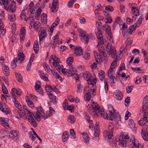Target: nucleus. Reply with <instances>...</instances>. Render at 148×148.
<instances>
[{
    "instance_id": "nucleus-1",
    "label": "nucleus",
    "mask_w": 148,
    "mask_h": 148,
    "mask_svg": "<svg viewBox=\"0 0 148 148\" xmlns=\"http://www.w3.org/2000/svg\"><path fill=\"white\" fill-rule=\"evenodd\" d=\"M78 31L80 36L82 38L85 43L87 44L90 39L93 40L95 38L93 35L92 33L87 34L86 32L81 29H79Z\"/></svg>"
},
{
    "instance_id": "nucleus-2",
    "label": "nucleus",
    "mask_w": 148,
    "mask_h": 148,
    "mask_svg": "<svg viewBox=\"0 0 148 148\" xmlns=\"http://www.w3.org/2000/svg\"><path fill=\"white\" fill-rule=\"evenodd\" d=\"M106 51L107 53L111 57L114 58L116 53V50L114 47H113L112 44L108 43L106 47Z\"/></svg>"
},
{
    "instance_id": "nucleus-3",
    "label": "nucleus",
    "mask_w": 148,
    "mask_h": 148,
    "mask_svg": "<svg viewBox=\"0 0 148 148\" xmlns=\"http://www.w3.org/2000/svg\"><path fill=\"white\" fill-rule=\"evenodd\" d=\"M129 138L128 134L126 135L125 133H122L118 139V140L120 141V142H119V146L124 147L127 146L126 139H128Z\"/></svg>"
},
{
    "instance_id": "nucleus-4",
    "label": "nucleus",
    "mask_w": 148,
    "mask_h": 148,
    "mask_svg": "<svg viewBox=\"0 0 148 148\" xmlns=\"http://www.w3.org/2000/svg\"><path fill=\"white\" fill-rule=\"evenodd\" d=\"M34 114L29 111L26 112L25 116L28 119L29 122L31 125L34 127H37V124L34 118L33 117H34Z\"/></svg>"
},
{
    "instance_id": "nucleus-5",
    "label": "nucleus",
    "mask_w": 148,
    "mask_h": 148,
    "mask_svg": "<svg viewBox=\"0 0 148 148\" xmlns=\"http://www.w3.org/2000/svg\"><path fill=\"white\" fill-rule=\"evenodd\" d=\"M114 124L113 122H110L108 126V131H105L103 134L106 137L108 136V138L111 139L113 136V133L114 132Z\"/></svg>"
},
{
    "instance_id": "nucleus-6",
    "label": "nucleus",
    "mask_w": 148,
    "mask_h": 148,
    "mask_svg": "<svg viewBox=\"0 0 148 148\" xmlns=\"http://www.w3.org/2000/svg\"><path fill=\"white\" fill-rule=\"evenodd\" d=\"M29 111L27 109L26 106L23 105V109L22 107V108H21V109L17 110V114H15V116L16 118L18 119H21V117L25 116L26 112Z\"/></svg>"
},
{
    "instance_id": "nucleus-7",
    "label": "nucleus",
    "mask_w": 148,
    "mask_h": 148,
    "mask_svg": "<svg viewBox=\"0 0 148 148\" xmlns=\"http://www.w3.org/2000/svg\"><path fill=\"white\" fill-rule=\"evenodd\" d=\"M76 69L75 67L72 65L69 66V70L66 71V73H68V75L69 76H74L76 80H78L79 76L76 73Z\"/></svg>"
},
{
    "instance_id": "nucleus-8",
    "label": "nucleus",
    "mask_w": 148,
    "mask_h": 148,
    "mask_svg": "<svg viewBox=\"0 0 148 148\" xmlns=\"http://www.w3.org/2000/svg\"><path fill=\"white\" fill-rule=\"evenodd\" d=\"M130 142H132L131 143L132 146V145L133 146L132 148H143L144 146L142 145L139 146V143L138 140L135 139V136H131L130 138Z\"/></svg>"
},
{
    "instance_id": "nucleus-9",
    "label": "nucleus",
    "mask_w": 148,
    "mask_h": 148,
    "mask_svg": "<svg viewBox=\"0 0 148 148\" xmlns=\"http://www.w3.org/2000/svg\"><path fill=\"white\" fill-rule=\"evenodd\" d=\"M114 98L116 100L121 101L123 97V94L120 90L117 89L115 90L113 93Z\"/></svg>"
},
{
    "instance_id": "nucleus-10",
    "label": "nucleus",
    "mask_w": 148,
    "mask_h": 148,
    "mask_svg": "<svg viewBox=\"0 0 148 148\" xmlns=\"http://www.w3.org/2000/svg\"><path fill=\"white\" fill-rule=\"evenodd\" d=\"M143 116L138 121L139 124L140 125H144L146 123H148V112H145L144 113Z\"/></svg>"
},
{
    "instance_id": "nucleus-11",
    "label": "nucleus",
    "mask_w": 148,
    "mask_h": 148,
    "mask_svg": "<svg viewBox=\"0 0 148 148\" xmlns=\"http://www.w3.org/2000/svg\"><path fill=\"white\" fill-rule=\"evenodd\" d=\"M143 20V18L142 16H141L137 21V23H135L133 25L130 26V34L132 33L136 29V27L139 26L142 23Z\"/></svg>"
},
{
    "instance_id": "nucleus-12",
    "label": "nucleus",
    "mask_w": 148,
    "mask_h": 148,
    "mask_svg": "<svg viewBox=\"0 0 148 148\" xmlns=\"http://www.w3.org/2000/svg\"><path fill=\"white\" fill-rule=\"evenodd\" d=\"M38 36L40 40L44 39L47 36V33L46 31V28L44 27H42L38 32Z\"/></svg>"
},
{
    "instance_id": "nucleus-13",
    "label": "nucleus",
    "mask_w": 148,
    "mask_h": 148,
    "mask_svg": "<svg viewBox=\"0 0 148 148\" xmlns=\"http://www.w3.org/2000/svg\"><path fill=\"white\" fill-rule=\"evenodd\" d=\"M16 5L15 2L14 1H12L10 6L8 5L6 8V9L9 10L11 12H14L16 10Z\"/></svg>"
},
{
    "instance_id": "nucleus-14",
    "label": "nucleus",
    "mask_w": 148,
    "mask_h": 148,
    "mask_svg": "<svg viewBox=\"0 0 148 148\" xmlns=\"http://www.w3.org/2000/svg\"><path fill=\"white\" fill-rule=\"evenodd\" d=\"M58 0H53L52 2V7L51 8V11L53 12H56L58 8Z\"/></svg>"
},
{
    "instance_id": "nucleus-15",
    "label": "nucleus",
    "mask_w": 148,
    "mask_h": 148,
    "mask_svg": "<svg viewBox=\"0 0 148 148\" xmlns=\"http://www.w3.org/2000/svg\"><path fill=\"white\" fill-rule=\"evenodd\" d=\"M143 105L142 110L145 111L147 110L148 107V96L146 95L145 96L143 101Z\"/></svg>"
},
{
    "instance_id": "nucleus-16",
    "label": "nucleus",
    "mask_w": 148,
    "mask_h": 148,
    "mask_svg": "<svg viewBox=\"0 0 148 148\" xmlns=\"http://www.w3.org/2000/svg\"><path fill=\"white\" fill-rule=\"evenodd\" d=\"M10 134L11 136H9L8 138H10V136L11 138L14 140H16L18 138V132L16 130H11L10 132Z\"/></svg>"
},
{
    "instance_id": "nucleus-17",
    "label": "nucleus",
    "mask_w": 148,
    "mask_h": 148,
    "mask_svg": "<svg viewBox=\"0 0 148 148\" xmlns=\"http://www.w3.org/2000/svg\"><path fill=\"white\" fill-rule=\"evenodd\" d=\"M6 32V30L4 28V25L2 20L0 19V34L4 35Z\"/></svg>"
},
{
    "instance_id": "nucleus-18",
    "label": "nucleus",
    "mask_w": 148,
    "mask_h": 148,
    "mask_svg": "<svg viewBox=\"0 0 148 148\" xmlns=\"http://www.w3.org/2000/svg\"><path fill=\"white\" fill-rule=\"evenodd\" d=\"M83 50L80 47H76L75 48L74 53L76 56H80L82 54Z\"/></svg>"
},
{
    "instance_id": "nucleus-19",
    "label": "nucleus",
    "mask_w": 148,
    "mask_h": 148,
    "mask_svg": "<svg viewBox=\"0 0 148 148\" xmlns=\"http://www.w3.org/2000/svg\"><path fill=\"white\" fill-rule=\"evenodd\" d=\"M103 44H101V43H98V45H97L98 51L100 54H104V53H105L104 51L105 49L102 45Z\"/></svg>"
},
{
    "instance_id": "nucleus-20",
    "label": "nucleus",
    "mask_w": 148,
    "mask_h": 148,
    "mask_svg": "<svg viewBox=\"0 0 148 148\" xmlns=\"http://www.w3.org/2000/svg\"><path fill=\"white\" fill-rule=\"evenodd\" d=\"M88 111L90 114L94 116L95 117L98 116L97 112L95 111L91 107H90L88 108Z\"/></svg>"
},
{
    "instance_id": "nucleus-21",
    "label": "nucleus",
    "mask_w": 148,
    "mask_h": 148,
    "mask_svg": "<svg viewBox=\"0 0 148 148\" xmlns=\"http://www.w3.org/2000/svg\"><path fill=\"white\" fill-rule=\"evenodd\" d=\"M115 110L112 109L111 111H109L108 113V116H109V119L111 120H113L114 118L117 117L115 114Z\"/></svg>"
},
{
    "instance_id": "nucleus-22",
    "label": "nucleus",
    "mask_w": 148,
    "mask_h": 148,
    "mask_svg": "<svg viewBox=\"0 0 148 148\" xmlns=\"http://www.w3.org/2000/svg\"><path fill=\"white\" fill-rule=\"evenodd\" d=\"M141 134L143 138L145 140L148 141V134L147 131L144 129L141 130Z\"/></svg>"
},
{
    "instance_id": "nucleus-23",
    "label": "nucleus",
    "mask_w": 148,
    "mask_h": 148,
    "mask_svg": "<svg viewBox=\"0 0 148 148\" xmlns=\"http://www.w3.org/2000/svg\"><path fill=\"white\" fill-rule=\"evenodd\" d=\"M51 91L49 95V98L50 99V102L56 103L57 102V100L56 99V97L54 96L53 94L51 93Z\"/></svg>"
},
{
    "instance_id": "nucleus-24",
    "label": "nucleus",
    "mask_w": 148,
    "mask_h": 148,
    "mask_svg": "<svg viewBox=\"0 0 148 148\" xmlns=\"http://www.w3.org/2000/svg\"><path fill=\"white\" fill-rule=\"evenodd\" d=\"M83 77L87 81H89L91 80L92 76L90 73L87 72V73L84 74Z\"/></svg>"
},
{
    "instance_id": "nucleus-25",
    "label": "nucleus",
    "mask_w": 148,
    "mask_h": 148,
    "mask_svg": "<svg viewBox=\"0 0 148 148\" xmlns=\"http://www.w3.org/2000/svg\"><path fill=\"white\" fill-rule=\"evenodd\" d=\"M3 73L6 76H8L10 70L8 67L5 65H3L2 67Z\"/></svg>"
},
{
    "instance_id": "nucleus-26",
    "label": "nucleus",
    "mask_w": 148,
    "mask_h": 148,
    "mask_svg": "<svg viewBox=\"0 0 148 148\" xmlns=\"http://www.w3.org/2000/svg\"><path fill=\"white\" fill-rule=\"evenodd\" d=\"M83 138L85 143H87L89 141V137L88 134L87 132H83L82 133Z\"/></svg>"
},
{
    "instance_id": "nucleus-27",
    "label": "nucleus",
    "mask_w": 148,
    "mask_h": 148,
    "mask_svg": "<svg viewBox=\"0 0 148 148\" xmlns=\"http://www.w3.org/2000/svg\"><path fill=\"white\" fill-rule=\"evenodd\" d=\"M97 113H98V115L100 114L101 116L103 117L105 119H108V114L106 111L104 110L100 111V110L99 112H97Z\"/></svg>"
},
{
    "instance_id": "nucleus-28",
    "label": "nucleus",
    "mask_w": 148,
    "mask_h": 148,
    "mask_svg": "<svg viewBox=\"0 0 148 148\" xmlns=\"http://www.w3.org/2000/svg\"><path fill=\"white\" fill-rule=\"evenodd\" d=\"M106 32L107 35L108 36L107 38L111 42H112L113 41V38L112 35L111 30L108 31H106Z\"/></svg>"
},
{
    "instance_id": "nucleus-29",
    "label": "nucleus",
    "mask_w": 148,
    "mask_h": 148,
    "mask_svg": "<svg viewBox=\"0 0 148 148\" xmlns=\"http://www.w3.org/2000/svg\"><path fill=\"white\" fill-rule=\"evenodd\" d=\"M18 60L22 61L24 57V54L21 51H19L18 53Z\"/></svg>"
},
{
    "instance_id": "nucleus-30",
    "label": "nucleus",
    "mask_w": 148,
    "mask_h": 148,
    "mask_svg": "<svg viewBox=\"0 0 148 148\" xmlns=\"http://www.w3.org/2000/svg\"><path fill=\"white\" fill-rule=\"evenodd\" d=\"M130 124H131L130 125V128H131L133 131L136 132L137 130V127L135 126L134 121L132 119H130Z\"/></svg>"
},
{
    "instance_id": "nucleus-31",
    "label": "nucleus",
    "mask_w": 148,
    "mask_h": 148,
    "mask_svg": "<svg viewBox=\"0 0 148 148\" xmlns=\"http://www.w3.org/2000/svg\"><path fill=\"white\" fill-rule=\"evenodd\" d=\"M91 107L93 108V109L96 112H99L100 110V107L98 106V104L94 102H92Z\"/></svg>"
},
{
    "instance_id": "nucleus-32",
    "label": "nucleus",
    "mask_w": 148,
    "mask_h": 148,
    "mask_svg": "<svg viewBox=\"0 0 148 148\" xmlns=\"http://www.w3.org/2000/svg\"><path fill=\"white\" fill-rule=\"evenodd\" d=\"M39 73L40 77L42 79L46 81H49L48 78L45 76V75L44 74L43 71H39Z\"/></svg>"
},
{
    "instance_id": "nucleus-33",
    "label": "nucleus",
    "mask_w": 148,
    "mask_h": 148,
    "mask_svg": "<svg viewBox=\"0 0 148 148\" xmlns=\"http://www.w3.org/2000/svg\"><path fill=\"white\" fill-rule=\"evenodd\" d=\"M26 101L28 106L30 108H33L34 107V104L29 99L28 97L26 98Z\"/></svg>"
},
{
    "instance_id": "nucleus-34",
    "label": "nucleus",
    "mask_w": 148,
    "mask_h": 148,
    "mask_svg": "<svg viewBox=\"0 0 148 148\" xmlns=\"http://www.w3.org/2000/svg\"><path fill=\"white\" fill-rule=\"evenodd\" d=\"M91 98V93L90 92H88L86 93L84 96L85 100L86 101H89Z\"/></svg>"
},
{
    "instance_id": "nucleus-35",
    "label": "nucleus",
    "mask_w": 148,
    "mask_h": 148,
    "mask_svg": "<svg viewBox=\"0 0 148 148\" xmlns=\"http://www.w3.org/2000/svg\"><path fill=\"white\" fill-rule=\"evenodd\" d=\"M105 74V73L103 71L101 70L99 72V76L100 80L102 81L103 79H105L104 78Z\"/></svg>"
},
{
    "instance_id": "nucleus-36",
    "label": "nucleus",
    "mask_w": 148,
    "mask_h": 148,
    "mask_svg": "<svg viewBox=\"0 0 148 148\" xmlns=\"http://www.w3.org/2000/svg\"><path fill=\"white\" fill-rule=\"evenodd\" d=\"M26 13L25 12V10H22L21 14L20 16L21 19H24L25 21H27V19L26 18Z\"/></svg>"
},
{
    "instance_id": "nucleus-37",
    "label": "nucleus",
    "mask_w": 148,
    "mask_h": 148,
    "mask_svg": "<svg viewBox=\"0 0 148 148\" xmlns=\"http://www.w3.org/2000/svg\"><path fill=\"white\" fill-rule=\"evenodd\" d=\"M14 98V99L13 101L16 107L18 110H19V109H21V108H22V106L21 105L19 102L16 100V97Z\"/></svg>"
},
{
    "instance_id": "nucleus-38",
    "label": "nucleus",
    "mask_w": 148,
    "mask_h": 148,
    "mask_svg": "<svg viewBox=\"0 0 148 148\" xmlns=\"http://www.w3.org/2000/svg\"><path fill=\"white\" fill-rule=\"evenodd\" d=\"M16 78L17 79L18 81L19 82L21 83L23 82V78L21 74L19 73H15Z\"/></svg>"
},
{
    "instance_id": "nucleus-39",
    "label": "nucleus",
    "mask_w": 148,
    "mask_h": 148,
    "mask_svg": "<svg viewBox=\"0 0 148 148\" xmlns=\"http://www.w3.org/2000/svg\"><path fill=\"white\" fill-rule=\"evenodd\" d=\"M8 19L10 21L13 22L16 19L15 15L14 14L9 15Z\"/></svg>"
},
{
    "instance_id": "nucleus-40",
    "label": "nucleus",
    "mask_w": 148,
    "mask_h": 148,
    "mask_svg": "<svg viewBox=\"0 0 148 148\" xmlns=\"http://www.w3.org/2000/svg\"><path fill=\"white\" fill-rule=\"evenodd\" d=\"M40 26V23L38 21L34 22V23L33 24V28H34L36 31H38Z\"/></svg>"
},
{
    "instance_id": "nucleus-41",
    "label": "nucleus",
    "mask_w": 148,
    "mask_h": 148,
    "mask_svg": "<svg viewBox=\"0 0 148 148\" xmlns=\"http://www.w3.org/2000/svg\"><path fill=\"white\" fill-rule=\"evenodd\" d=\"M131 12L133 15L136 16H137L139 14V11L137 8H132Z\"/></svg>"
},
{
    "instance_id": "nucleus-42",
    "label": "nucleus",
    "mask_w": 148,
    "mask_h": 148,
    "mask_svg": "<svg viewBox=\"0 0 148 148\" xmlns=\"http://www.w3.org/2000/svg\"><path fill=\"white\" fill-rule=\"evenodd\" d=\"M1 110L3 113L6 115L10 113L11 112V111L9 108L5 107L4 108L3 107Z\"/></svg>"
},
{
    "instance_id": "nucleus-43",
    "label": "nucleus",
    "mask_w": 148,
    "mask_h": 148,
    "mask_svg": "<svg viewBox=\"0 0 148 148\" xmlns=\"http://www.w3.org/2000/svg\"><path fill=\"white\" fill-rule=\"evenodd\" d=\"M43 66L44 68L45 71L47 72H49L50 71L49 65L46 63L45 62L44 63Z\"/></svg>"
},
{
    "instance_id": "nucleus-44",
    "label": "nucleus",
    "mask_w": 148,
    "mask_h": 148,
    "mask_svg": "<svg viewBox=\"0 0 148 148\" xmlns=\"http://www.w3.org/2000/svg\"><path fill=\"white\" fill-rule=\"evenodd\" d=\"M34 51L36 53L37 52L38 50V41L36 40L34 42Z\"/></svg>"
},
{
    "instance_id": "nucleus-45",
    "label": "nucleus",
    "mask_w": 148,
    "mask_h": 148,
    "mask_svg": "<svg viewBox=\"0 0 148 148\" xmlns=\"http://www.w3.org/2000/svg\"><path fill=\"white\" fill-rule=\"evenodd\" d=\"M36 109L37 110L36 112H38V113L40 114L42 116L44 114V111L42 108L41 106H40L38 108H36Z\"/></svg>"
},
{
    "instance_id": "nucleus-46",
    "label": "nucleus",
    "mask_w": 148,
    "mask_h": 148,
    "mask_svg": "<svg viewBox=\"0 0 148 148\" xmlns=\"http://www.w3.org/2000/svg\"><path fill=\"white\" fill-rule=\"evenodd\" d=\"M108 79H104V83L105 85V90L106 93H107L108 90Z\"/></svg>"
},
{
    "instance_id": "nucleus-47",
    "label": "nucleus",
    "mask_w": 148,
    "mask_h": 148,
    "mask_svg": "<svg viewBox=\"0 0 148 148\" xmlns=\"http://www.w3.org/2000/svg\"><path fill=\"white\" fill-rule=\"evenodd\" d=\"M129 41H128L127 42V43L124 49H123L122 50H121L120 51V54H122L123 53V52L124 53L126 52L127 51V49H128L129 47L130 44H129Z\"/></svg>"
},
{
    "instance_id": "nucleus-48",
    "label": "nucleus",
    "mask_w": 148,
    "mask_h": 148,
    "mask_svg": "<svg viewBox=\"0 0 148 148\" xmlns=\"http://www.w3.org/2000/svg\"><path fill=\"white\" fill-rule=\"evenodd\" d=\"M68 119L70 121L69 122L71 123H74L75 121V119L74 116L70 115L68 117Z\"/></svg>"
},
{
    "instance_id": "nucleus-49",
    "label": "nucleus",
    "mask_w": 148,
    "mask_h": 148,
    "mask_svg": "<svg viewBox=\"0 0 148 148\" xmlns=\"http://www.w3.org/2000/svg\"><path fill=\"white\" fill-rule=\"evenodd\" d=\"M97 38L98 40L100 41L98 43H101V44H104V42L106 41H105V40L103 39L102 35L100 36H97Z\"/></svg>"
},
{
    "instance_id": "nucleus-50",
    "label": "nucleus",
    "mask_w": 148,
    "mask_h": 148,
    "mask_svg": "<svg viewBox=\"0 0 148 148\" xmlns=\"http://www.w3.org/2000/svg\"><path fill=\"white\" fill-rule=\"evenodd\" d=\"M116 22L119 25L120 27L122 25V24L123 23L122 20L120 18V17H117L116 18Z\"/></svg>"
},
{
    "instance_id": "nucleus-51",
    "label": "nucleus",
    "mask_w": 148,
    "mask_h": 148,
    "mask_svg": "<svg viewBox=\"0 0 148 148\" xmlns=\"http://www.w3.org/2000/svg\"><path fill=\"white\" fill-rule=\"evenodd\" d=\"M106 54L105 53L104 54H101V58L100 59L101 61L106 62L107 61V58L106 57Z\"/></svg>"
},
{
    "instance_id": "nucleus-52",
    "label": "nucleus",
    "mask_w": 148,
    "mask_h": 148,
    "mask_svg": "<svg viewBox=\"0 0 148 148\" xmlns=\"http://www.w3.org/2000/svg\"><path fill=\"white\" fill-rule=\"evenodd\" d=\"M102 9V7L101 6V5L100 4H98L97 6L96 7V9L95 10V14L96 15H97L98 14V13H96V11H101Z\"/></svg>"
},
{
    "instance_id": "nucleus-53",
    "label": "nucleus",
    "mask_w": 148,
    "mask_h": 148,
    "mask_svg": "<svg viewBox=\"0 0 148 148\" xmlns=\"http://www.w3.org/2000/svg\"><path fill=\"white\" fill-rule=\"evenodd\" d=\"M103 29H105L106 32V31H108L111 30V29L110 26L108 24H106L103 25Z\"/></svg>"
},
{
    "instance_id": "nucleus-54",
    "label": "nucleus",
    "mask_w": 148,
    "mask_h": 148,
    "mask_svg": "<svg viewBox=\"0 0 148 148\" xmlns=\"http://www.w3.org/2000/svg\"><path fill=\"white\" fill-rule=\"evenodd\" d=\"M73 61V58L72 57L69 58L66 60L67 63L68 65L71 66Z\"/></svg>"
},
{
    "instance_id": "nucleus-55",
    "label": "nucleus",
    "mask_w": 148,
    "mask_h": 148,
    "mask_svg": "<svg viewBox=\"0 0 148 148\" xmlns=\"http://www.w3.org/2000/svg\"><path fill=\"white\" fill-rule=\"evenodd\" d=\"M40 114L36 112L35 114H34V117L38 121H40Z\"/></svg>"
},
{
    "instance_id": "nucleus-56",
    "label": "nucleus",
    "mask_w": 148,
    "mask_h": 148,
    "mask_svg": "<svg viewBox=\"0 0 148 148\" xmlns=\"http://www.w3.org/2000/svg\"><path fill=\"white\" fill-rule=\"evenodd\" d=\"M82 55L83 57L86 60L89 59L90 58V54L87 52L85 53L84 54Z\"/></svg>"
},
{
    "instance_id": "nucleus-57",
    "label": "nucleus",
    "mask_w": 148,
    "mask_h": 148,
    "mask_svg": "<svg viewBox=\"0 0 148 148\" xmlns=\"http://www.w3.org/2000/svg\"><path fill=\"white\" fill-rule=\"evenodd\" d=\"M51 58L55 62H60V60L59 58L56 57L55 56H51Z\"/></svg>"
},
{
    "instance_id": "nucleus-58",
    "label": "nucleus",
    "mask_w": 148,
    "mask_h": 148,
    "mask_svg": "<svg viewBox=\"0 0 148 148\" xmlns=\"http://www.w3.org/2000/svg\"><path fill=\"white\" fill-rule=\"evenodd\" d=\"M88 82H88V84L89 85L91 84L93 86H94L95 85V84L96 83V79H93L92 80L91 79V80H90V81H89Z\"/></svg>"
},
{
    "instance_id": "nucleus-59",
    "label": "nucleus",
    "mask_w": 148,
    "mask_h": 148,
    "mask_svg": "<svg viewBox=\"0 0 148 148\" xmlns=\"http://www.w3.org/2000/svg\"><path fill=\"white\" fill-rule=\"evenodd\" d=\"M105 9L108 11L112 12L113 11L114 9L112 6L107 5Z\"/></svg>"
},
{
    "instance_id": "nucleus-60",
    "label": "nucleus",
    "mask_w": 148,
    "mask_h": 148,
    "mask_svg": "<svg viewBox=\"0 0 148 148\" xmlns=\"http://www.w3.org/2000/svg\"><path fill=\"white\" fill-rule=\"evenodd\" d=\"M77 91L78 92H80L82 91V87L81 85L80 84H78L77 85Z\"/></svg>"
},
{
    "instance_id": "nucleus-61",
    "label": "nucleus",
    "mask_w": 148,
    "mask_h": 148,
    "mask_svg": "<svg viewBox=\"0 0 148 148\" xmlns=\"http://www.w3.org/2000/svg\"><path fill=\"white\" fill-rule=\"evenodd\" d=\"M53 75L56 78L58 79H59L60 80L61 82H62V77L59 75L58 73L56 72L55 74H53Z\"/></svg>"
},
{
    "instance_id": "nucleus-62",
    "label": "nucleus",
    "mask_w": 148,
    "mask_h": 148,
    "mask_svg": "<svg viewBox=\"0 0 148 148\" xmlns=\"http://www.w3.org/2000/svg\"><path fill=\"white\" fill-rule=\"evenodd\" d=\"M130 104V97H127L125 101V104L126 106L128 107Z\"/></svg>"
},
{
    "instance_id": "nucleus-63",
    "label": "nucleus",
    "mask_w": 148,
    "mask_h": 148,
    "mask_svg": "<svg viewBox=\"0 0 148 148\" xmlns=\"http://www.w3.org/2000/svg\"><path fill=\"white\" fill-rule=\"evenodd\" d=\"M64 109H66L68 106V101L67 99L65 100L62 105Z\"/></svg>"
},
{
    "instance_id": "nucleus-64",
    "label": "nucleus",
    "mask_w": 148,
    "mask_h": 148,
    "mask_svg": "<svg viewBox=\"0 0 148 148\" xmlns=\"http://www.w3.org/2000/svg\"><path fill=\"white\" fill-rule=\"evenodd\" d=\"M69 138V135L66 136L64 134H63L62 136V139L64 142H66L68 140Z\"/></svg>"
}]
</instances>
